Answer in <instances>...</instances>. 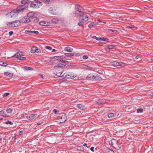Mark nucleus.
<instances>
[{
    "label": "nucleus",
    "instance_id": "nucleus-1",
    "mask_svg": "<svg viewBox=\"0 0 153 153\" xmlns=\"http://www.w3.org/2000/svg\"><path fill=\"white\" fill-rule=\"evenodd\" d=\"M65 66V65L64 64L60 63L54 67V68L56 72L55 74L56 76L58 77H60L63 76V75H62L63 71L62 67Z\"/></svg>",
    "mask_w": 153,
    "mask_h": 153
},
{
    "label": "nucleus",
    "instance_id": "nucleus-44",
    "mask_svg": "<svg viewBox=\"0 0 153 153\" xmlns=\"http://www.w3.org/2000/svg\"><path fill=\"white\" fill-rule=\"evenodd\" d=\"M39 21V18H36L34 20V22L35 23H37Z\"/></svg>",
    "mask_w": 153,
    "mask_h": 153
},
{
    "label": "nucleus",
    "instance_id": "nucleus-36",
    "mask_svg": "<svg viewBox=\"0 0 153 153\" xmlns=\"http://www.w3.org/2000/svg\"><path fill=\"white\" fill-rule=\"evenodd\" d=\"M95 23L93 22L90 23L88 25V26L89 28H91L92 27L95 25Z\"/></svg>",
    "mask_w": 153,
    "mask_h": 153
},
{
    "label": "nucleus",
    "instance_id": "nucleus-54",
    "mask_svg": "<svg viewBox=\"0 0 153 153\" xmlns=\"http://www.w3.org/2000/svg\"><path fill=\"white\" fill-rule=\"evenodd\" d=\"M88 58V57L87 56L84 55L83 56V59H86Z\"/></svg>",
    "mask_w": 153,
    "mask_h": 153
},
{
    "label": "nucleus",
    "instance_id": "nucleus-38",
    "mask_svg": "<svg viewBox=\"0 0 153 153\" xmlns=\"http://www.w3.org/2000/svg\"><path fill=\"white\" fill-rule=\"evenodd\" d=\"M44 2L47 4L51 2V0H42Z\"/></svg>",
    "mask_w": 153,
    "mask_h": 153
},
{
    "label": "nucleus",
    "instance_id": "nucleus-39",
    "mask_svg": "<svg viewBox=\"0 0 153 153\" xmlns=\"http://www.w3.org/2000/svg\"><path fill=\"white\" fill-rule=\"evenodd\" d=\"M24 69L25 70H32L33 69H32L30 67H25L24 68Z\"/></svg>",
    "mask_w": 153,
    "mask_h": 153
},
{
    "label": "nucleus",
    "instance_id": "nucleus-20",
    "mask_svg": "<svg viewBox=\"0 0 153 153\" xmlns=\"http://www.w3.org/2000/svg\"><path fill=\"white\" fill-rule=\"evenodd\" d=\"M34 1L35 3H37V7H38V8L39 7L42 5V2H40L37 0H35Z\"/></svg>",
    "mask_w": 153,
    "mask_h": 153
},
{
    "label": "nucleus",
    "instance_id": "nucleus-50",
    "mask_svg": "<svg viewBox=\"0 0 153 153\" xmlns=\"http://www.w3.org/2000/svg\"><path fill=\"white\" fill-rule=\"evenodd\" d=\"M64 54L67 57H70V53H65Z\"/></svg>",
    "mask_w": 153,
    "mask_h": 153
},
{
    "label": "nucleus",
    "instance_id": "nucleus-22",
    "mask_svg": "<svg viewBox=\"0 0 153 153\" xmlns=\"http://www.w3.org/2000/svg\"><path fill=\"white\" fill-rule=\"evenodd\" d=\"M39 24L42 26H46L48 25L49 23L45 21H43L39 22Z\"/></svg>",
    "mask_w": 153,
    "mask_h": 153
},
{
    "label": "nucleus",
    "instance_id": "nucleus-23",
    "mask_svg": "<svg viewBox=\"0 0 153 153\" xmlns=\"http://www.w3.org/2000/svg\"><path fill=\"white\" fill-rule=\"evenodd\" d=\"M25 32L27 33H33L35 34H38L39 33V32L37 31H33L29 30H26Z\"/></svg>",
    "mask_w": 153,
    "mask_h": 153
},
{
    "label": "nucleus",
    "instance_id": "nucleus-55",
    "mask_svg": "<svg viewBox=\"0 0 153 153\" xmlns=\"http://www.w3.org/2000/svg\"><path fill=\"white\" fill-rule=\"evenodd\" d=\"M98 73L100 74H102L103 72L101 70H99L98 71Z\"/></svg>",
    "mask_w": 153,
    "mask_h": 153
},
{
    "label": "nucleus",
    "instance_id": "nucleus-43",
    "mask_svg": "<svg viewBox=\"0 0 153 153\" xmlns=\"http://www.w3.org/2000/svg\"><path fill=\"white\" fill-rule=\"evenodd\" d=\"M9 94H10L9 93H5L3 95V97H4L6 96H7Z\"/></svg>",
    "mask_w": 153,
    "mask_h": 153
},
{
    "label": "nucleus",
    "instance_id": "nucleus-28",
    "mask_svg": "<svg viewBox=\"0 0 153 153\" xmlns=\"http://www.w3.org/2000/svg\"><path fill=\"white\" fill-rule=\"evenodd\" d=\"M94 79L101 80L102 78L99 75H97L96 76H94Z\"/></svg>",
    "mask_w": 153,
    "mask_h": 153
},
{
    "label": "nucleus",
    "instance_id": "nucleus-13",
    "mask_svg": "<svg viewBox=\"0 0 153 153\" xmlns=\"http://www.w3.org/2000/svg\"><path fill=\"white\" fill-rule=\"evenodd\" d=\"M94 76L91 74H90L87 76L86 79L88 80H93L94 79Z\"/></svg>",
    "mask_w": 153,
    "mask_h": 153
},
{
    "label": "nucleus",
    "instance_id": "nucleus-11",
    "mask_svg": "<svg viewBox=\"0 0 153 153\" xmlns=\"http://www.w3.org/2000/svg\"><path fill=\"white\" fill-rule=\"evenodd\" d=\"M79 22L78 23V25L80 26H82V24L87 21V19L85 18L84 19H83L81 18H79Z\"/></svg>",
    "mask_w": 153,
    "mask_h": 153
},
{
    "label": "nucleus",
    "instance_id": "nucleus-16",
    "mask_svg": "<svg viewBox=\"0 0 153 153\" xmlns=\"http://www.w3.org/2000/svg\"><path fill=\"white\" fill-rule=\"evenodd\" d=\"M67 78L68 79H74V77H76V74H68V75H65Z\"/></svg>",
    "mask_w": 153,
    "mask_h": 153
},
{
    "label": "nucleus",
    "instance_id": "nucleus-14",
    "mask_svg": "<svg viewBox=\"0 0 153 153\" xmlns=\"http://www.w3.org/2000/svg\"><path fill=\"white\" fill-rule=\"evenodd\" d=\"M108 101V100H104L102 101H100L97 102L96 103V104L98 105H100L103 104L107 102V101Z\"/></svg>",
    "mask_w": 153,
    "mask_h": 153
},
{
    "label": "nucleus",
    "instance_id": "nucleus-45",
    "mask_svg": "<svg viewBox=\"0 0 153 153\" xmlns=\"http://www.w3.org/2000/svg\"><path fill=\"white\" fill-rule=\"evenodd\" d=\"M101 40H102L104 41H108V39L105 38L103 37L102 38V39H101Z\"/></svg>",
    "mask_w": 153,
    "mask_h": 153
},
{
    "label": "nucleus",
    "instance_id": "nucleus-18",
    "mask_svg": "<svg viewBox=\"0 0 153 153\" xmlns=\"http://www.w3.org/2000/svg\"><path fill=\"white\" fill-rule=\"evenodd\" d=\"M14 27L19 26L21 24V22L19 20H16L14 21Z\"/></svg>",
    "mask_w": 153,
    "mask_h": 153
},
{
    "label": "nucleus",
    "instance_id": "nucleus-64",
    "mask_svg": "<svg viewBox=\"0 0 153 153\" xmlns=\"http://www.w3.org/2000/svg\"><path fill=\"white\" fill-rule=\"evenodd\" d=\"M139 56H137L136 57H135V59H138V58H139Z\"/></svg>",
    "mask_w": 153,
    "mask_h": 153
},
{
    "label": "nucleus",
    "instance_id": "nucleus-19",
    "mask_svg": "<svg viewBox=\"0 0 153 153\" xmlns=\"http://www.w3.org/2000/svg\"><path fill=\"white\" fill-rule=\"evenodd\" d=\"M0 116H2L4 117H8V116H7L5 111L4 110H2L0 111Z\"/></svg>",
    "mask_w": 153,
    "mask_h": 153
},
{
    "label": "nucleus",
    "instance_id": "nucleus-2",
    "mask_svg": "<svg viewBox=\"0 0 153 153\" xmlns=\"http://www.w3.org/2000/svg\"><path fill=\"white\" fill-rule=\"evenodd\" d=\"M29 2V1L26 0H22L21 3L23 4L17 7L16 9L15 10L17 13L18 14L20 12H23L24 9L28 7Z\"/></svg>",
    "mask_w": 153,
    "mask_h": 153
},
{
    "label": "nucleus",
    "instance_id": "nucleus-40",
    "mask_svg": "<svg viewBox=\"0 0 153 153\" xmlns=\"http://www.w3.org/2000/svg\"><path fill=\"white\" fill-rule=\"evenodd\" d=\"M59 62H61L62 63H66L67 62H68L67 61L63 59H60L59 60Z\"/></svg>",
    "mask_w": 153,
    "mask_h": 153
},
{
    "label": "nucleus",
    "instance_id": "nucleus-61",
    "mask_svg": "<svg viewBox=\"0 0 153 153\" xmlns=\"http://www.w3.org/2000/svg\"><path fill=\"white\" fill-rule=\"evenodd\" d=\"M92 38L93 39H96V40L97 38V37H96L95 36H93L92 37Z\"/></svg>",
    "mask_w": 153,
    "mask_h": 153
},
{
    "label": "nucleus",
    "instance_id": "nucleus-9",
    "mask_svg": "<svg viewBox=\"0 0 153 153\" xmlns=\"http://www.w3.org/2000/svg\"><path fill=\"white\" fill-rule=\"evenodd\" d=\"M40 52V50L38 48L34 46L33 47L31 50V52L32 53H34L35 52L39 53Z\"/></svg>",
    "mask_w": 153,
    "mask_h": 153
},
{
    "label": "nucleus",
    "instance_id": "nucleus-29",
    "mask_svg": "<svg viewBox=\"0 0 153 153\" xmlns=\"http://www.w3.org/2000/svg\"><path fill=\"white\" fill-rule=\"evenodd\" d=\"M106 153H114L113 150L109 149H108L106 150Z\"/></svg>",
    "mask_w": 153,
    "mask_h": 153
},
{
    "label": "nucleus",
    "instance_id": "nucleus-42",
    "mask_svg": "<svg viewBox=\"0 0 153 153\" xmlns=\"http://www.w3.org/2000/svg\"><path fill=\"white\" fill-rule=\"evenodd\" d=\"M5 124H10V125H12L13 124V123L10 121L9 120H7Z\"/></svg>",
    "mask_w": 153,
    "mask_h": 153
},
{
    "label": "nucleus",
    "instance_id": "nucleus-51",
    "mask_svg": "<svg viewBox=\"0 0 153 153\" xmlns=\"http://www.w3.org/2000/svg\"><path fill=\"white\" fill-rule=\"evenodd\" d=\"M126 27L128 28H130V29H132L134 27L133 26H127Z\"/></svg>",
    "mask_w": 153,
    "mask_h": 153
},
{
    "label": "nucleus",
    "instance_id": "nucleus-31",
    "mask_svg": "<svg viewBox=\"0 0 153 153\" xmlns=\"http://www.w3.org/2000/svg\"><path fill=\"white\" fill-rule=\"evenodd\" d=\"M12 110L10 108H7L6 110V111L8 114H10L12 112Z\"/></svg>",
    "mask_w": 153,
    "mask_h": 153
},
{
    "label": "nucleus",
    "instance_id": "nucleus-32",
    "mask_svg": "<svg viewBox=\"0 0 153 153\" xmlns=\"http://www.w3.org/2000/svg\"><path fill=\"white\" fill-rule=\"evenodd\" d=\"M51 21L54 23H56L58 22V19L56 18H53L51 19Z\"/></svg>",
    "mask_w": 153,
    "mask_h": 153
},
{
    "label": "nucleus",
    "instance_id": "nucleus-33",
    "mask_svg": "<svg viewBox=\"0 0 153 153\" xmlns=\"http://www.w3.org/2000/svg\"><path fill=\"white\" fill-rule=\"evenodd\" d=\"M20 55L19 54V52H17V53H16L14 56H12V58H14V57L17 58L19 57H20Z\"/></svg>",
    "mask_w": 153,
    "mask_h": 153
},
{
    "label": "nucleus",
    "instance_id": "nucleus-4",
    "mask_svg": "<svg viewBox=\"0 0 153 153\" xmlns=\"http://www.w3.org/2000/svg\"><path fill=\"white\" fill-rule=\"evenodd\" d=\"M75 8L76 11L75 13V15H78L81 13H82V10H83V8L82 7L80 6L78 4L76 5L75 6Z\"/></svg>",
    "mask_w": 153,
    "mask_h": 153
},
{
    "label": "nucleus",
    "instance_id": "nucleus-59",
    "mask_svg": "<svg viewBox=\"0 0 153 153\" xmlns=\"http://www.w3.org/2000/svg\"><path fill=\"white\" fill-rule=\"evenodd\" d=\"M13 32L12 31H10L9 33V34L10 35L13 34Z\"/></svg>",
    "mask_w": 153,
    "mask_h": 153
},
{
    "label": "nucleus",
    "instance_id": "nucleus-15",
    "mask_svg": "<svg viewBox=\"0 0 153 153\" xmlns=\"http://www.w3.org/2000/svg\"><path fill=\"white\" fill-rule=\"evenodd\" d=\"M73 50V49L70 47H67L64 48V51L69 52H72Z\"/></svg>",
    "mask_w": 153,
    "mask_h": 153
},
{
    "label": "nucleus",
    "instance_id": "nucleus-52",
    "mask_svg": "<svg viewBox=\"0 0 153 153\" xmlns=\"http://www.w3.org/2000/svg\"><path fill=\"white\" fill-rule=\"evenodd\" d=\"M19 53V54L20 55V57L21 56H23V53L22 52L20 51L19 52H18Z\"/></svg>",
    "mask_w": 153,
    "mask_h": 153
},
{
    "label": "nucleus",
    "instance_id": "nucleus-56",
    "mask_svg": "<svg viewBox=\"0 0 153 153\" xmlns=\"http://www.w3.org/2000/svg\"><path fill=\"white\" fill-rule=\"evenodd\" d=\"M4 62H0V65L3 66L4 65Z\"/></svg>",
    "mask_w": 153,
    "mask_h": 153
},
{
    "label": "nucleus",
    "instance_id": "nucleus-8",
    "mask_svg": "<svg viewBox=\"0 0 153 153\" xmlns=\"http://www.w3.org/2000/svg\"><path fill=\"white\" fill-rule=\"evenodd\" d=\"M79 15H78L79 16V18H82L83 19H85V18L87 19V21L88 20V17L87 15H86L85 13H80Z\"/></svg>",
    "mask_w": 153,
    "mask_h": 153
},
{
    "label": "nucleus",
    "instance_id": "nucleus-21",
    "mask_svg": "<svg viewBox=\"0 0 153 153\" xmlns=\"http://www.w3.org/2000/svg\"><path fill=\"white\" fill-rule=\"evenodd\" d=\"M14 21L12 22H8L7 23V25L8 26L10 27H14Z\"/></svg>",
    "mask_w": 153,
    "mask_h": 153
},
{
    "label": "nucleus",
    "instance_id": "nucleus-57",
    "mask_svg": "<svg viewBox=\"0 0 153 153\" xmlns=\"http://www.w3.org/2000/svg\"><path fill=\"white\" fill-rule=\"evenodd\" d=\"M94 148L93 147H91L90 149L92 152H94Z\"/></svg>",
    "mask_w": 153,
    "mask_h": 153
},
{
    "label": "nucleus",
    "instance_id": "nucleus-6",
    "mask_svg": "<svg viewBox=\"0 0 153 153\" xmlns=\"http://www.w3.org/2000/svg\"><path fill=\"white\" fill-rule=\"evenodd\" d=\"M27 17L31 19H33L36 18V14L34 12H30L28 13L27 14Z\"/></svg>",
    "mask_w": 153,
    "mask_h": 153
},
{
    "label": "nucleus",
    "instance_id": "nucleus-3",
    "mask_svg": "<svg viewBox=\"0 0 153 153\" xmlns=\"http://www.w3.org/2000/svg\"><path fill=\"white\" fill-rule=\"evenodd\" d=\"M58 119L60 120V123H62L65 122L66 119L67 117L66 114L64 113H61L58 117Z\"/></svg>",
    "mask_w": 153,
    "mask_h": 153
},
{
    "label": "nucleus",
    "instance_id": "nucleus-58",
    "mask_svg": "<svg viewBox=\"0 0 153 153\" xmlns=\"http://www.w3.org/2000/svg\"><path fill=\"white\" fill-rule=\"evenodd\" d=\"M19 134L20 135H23V133L22 131H20L19 132Z\"/></svg>",
    "mask_w": 153,
    "mask_h": 153
},
{
    "label": "nucleus",
    "instance_id": "nucleus-48",
    "mask_svg": "<svg viewBox=\"0 0 153 153\" xmlns=\"http://www.w3.org/2000/svg\"><path fill=\"white\" fill-rule=\"evenodd\" d=\"M45 48L46 49H48L49 50H51L52 49V48L51 47L49 46H46L45 47Z\"/></svg>",
    "mask_w": 153,
    "mask_h": 153
},
{
    "label": "nucleus",
    "instance_id": "nucleus-17",
    "mask_svg": "<svg viewBox=\"0 0 153 153\" xmlns=\"http://www.w3.org/2000/svg\"><path fill=\"white\" fill-rule=\"evenodd\" d=\"M113 147L117 150H118L121 148V145L117 144V143Z\"/></svg>",
    "mask_w": 153,
    "mask_h": 153
},
{
    "label": "nucleus",
    "instance_id": "nucleus-12",
    "mask_svg": "<svg viewBox=\"0 0 153 153\" xmlns=\"http://www.w3.org/2000/svg\"><path fill=\"white\" fill-rule=\"evenodd\" d=\"M35 3L34 1H31L30 4V7L32 8H38V7H37V3Z\"/></svg>",
    "mask_w": 153,
    "mask_h": 153
},
{
    "label": "nucleus",
    "instance_id": "nucleus-24",
    "mask_svg": "<svg viewBox=\"0 0 153 153\" xmlns=\"http://www.w3.org/2000/svg\"><path fill=\"white\" fill-rule=\"evenodd\" d=\"M117 143V141L116 140L113 139L111 140V144L113 147L114 145L116 144Z\"/></svg>",
    "mask_w": 153,
    "mask_h": 153
},
{
    "label": "nucleus",
    "instance_id": "nucleus-25",
    "mask_svg": "<svg viewBox=\"0 0 153 153\" xmlns=\"http://www.w3.org/2000/svg\"><path fill=\"white\" fill-rule=\"evenodd\" d=\"M35 115H36L35 114H31L30 115L27 116V118L29 120L32 119L34 118V117Z\"/></svg>",
    "mask_w": 153,
    "mask_h": 153
},
{
    "label": "nucleus",
    "instance_id": "nucleus-7",
    "mask_svg": "<svg viewBox=\"0 0 153 153\" xmlns=\"http://www.w3.org/2000/svg\"><path fill=\"white\" fill-rule=\"evenodd\" d=\"M113 65L116 66H118L122 67H124L125 66V64L123 62H119L117 61H114L113 62Z\"/></svg>",
    "mask_w": 153,
    "mask_h": 153
},
{
    "label": "nucleus",
    "instance_id": "nucleus-34",
    "mask_svg": "<svg viewBox=\"0 0 153 153\" xmlns=\"http://www.w3.org/2000/svg\"><path fill=\"white\" fill-rule=\"evenodd\" d=\"M4 74L5 75H6L7 76H12V74L7 72H4Z\"/></svg>",
    "mask_w": 153,
    "mask_h": 153
},
{
    "label": "nucleus",
    "instance_id": "nucleus-35",
    "mask_svg": "<svg viewBox=\"0 0 153 153\" xmlns=\"http://www.w3.org/2000/svg\"><path fill=\"white\" fill-rule=\"evenodd\" d=\"M108 31L109 33H111V32L116 33L117 31L116 30H113L111 29H108Z\"/></svg>",
    "mask_w": 153,
    "mask_h": 153
},
{
    "label": "nucleus",
    "instance_id": "nucleus-46",
    "mask_svg": "<svg viewBox=\"0 0 153 153\" xmlns=\"http://www.w3.org/2000/svg\"><path fill=\"white\" fill-rule=\"evenodd\" d=\"M77 53H70V56H73L74 55H77Z\"/></svg>",
    "mask_w": 153,
    "mask_h": 153
},
{
    "label": "nucleus",
    "instance_id": "nucleus-63",
    "mask_svg": "<svg viewBox=\"0 0 153 153\" xmlns=\"http://www.w3.org/2000/svg\"><path fill=\"white\" fill-rule=\"evenodd\" d=\"M56 51V50H55V49H53L52 50V52H55Z\"/></svg>",
    "mask_w": 153,
    "mask_h": 153
},
{
    "label": "nucleus",
    "instance_id": "nucleus-53",
    "mask_svg": "<svg viewBox=\"0 0 153 153\" xmlns=\"http://www.w3.org/2000/svg\"><path fill=\"white\" fill-rule=\"evenodd\" d=\"M26 59L25 57H22L19 58V59L22 60H24Z\"/></svg>",
    "mask_w": 153,
    "mask_h": 153
},
{
    "label": "nucleus",
    "instance_id": "nucleus-60",
    "mask_svg": "<svg viewBox=\"0 0 153 153\" xmlns=\"http://www.w3.org/2000/svg\"><path fill=\"white\" fill-rule=\"evenodd\" d=\"M101 39H102V38H101V37H99V38L97 37V40H101Z\"/></svg>",
    "mask_w": 153,
    "mask_h": 153
},
{
    "label": "nucleus",
    "instance_id": "nucleus-49",
    "mask_svg": "<svg viewBox=\"0 0 153 153\" xmlns=\"http://www.w3.org/2000/svg\"><path fill=\"white\" fill-rule=\"evenodd\" d=\"M53 112L55 114H56L57 112H59V111L57 110L54 109L53 110Z\"/></svg>",
    "mask_w": 153,
    "mask_h": 153
},
{
    "label": "nucleus",
    "instance_id": "nucleus-62",
    "mask_svg": "<svg viewBox=\"0 0 153 153\" xmlns=\"http://www.w3.org/2000/svg\"><path fill=\"white\" fill-rule=\"evenodd\" d=\"M83 146H86L88 148L87 146V144L86 143H85L83 144Z\"/></svg>",
    "mask_w": 153,
    "mask_h": 153
},
{
    "label": "nucleus",
    "instance_id": "nucleus-37",
    "mask_svg": "<svg viewBox=\"0 0 153 153\" xmlns=\"http://www.w3.org/2000/svg\"><path fill=\"white\" fill-rule=\"evenodd\" d=\"M108 116L109 118H111L114 116V114L113 113H109Z\"/></svg>",
    "mask_w": 153,
    "mask_h": 153
},
{
    "label": "nucleus",
    "instance_id": "nucleus-27",
    "mask_svg": "<svg viewBox=\"0 0 153 153\" xmlns=\"http://www.w3.org/2000/svg\"><path fill=\"white\" fill-rule=\"evenodd\" d=\"M76 107L79 109L82 110L84 109V106L82 104H77L76 105Z\"/></svg>",
    "mask_w": 153,
    "mask_h": 153
},
{
    "label": "nucleus",
    "instance_id": "nucleus-5",
    "mask_svg": "<svg viewBox=\"0 0 153 153\" xmlns=\"http://www.w3.org/2000/svg\"><path fill=\"white\" fill-rule=\"evenodd\" d=\"M18 15V13H17L16 10H12L10 13L7 14L6 15L7 17L10 18H12L13 17H16Z\"/></svg>",
    "mask_w": 153,
    "mask_h": 153
},
{
    "label": "nucleus",
    "instance_id": "nucleus-26",
    "mask_svg": "<svg viewBox=\"0 0 153 153\" xmlns=\"http://www.w3.org/2000/svg\"><path fill=\"white\" fill-rule=\"evenodd\" d=\"M63 56H53V58L56 59L59 61V59H60L63 58Z\"/></svg>",
    "mask_w": 153,
    "mask_h": 153
},
{
    "label": "nucleus",
    "instance_id": "nucleus-30",
    "mask_svg": "<svg viewBox=\"0 0 153 153\" xmlns=\"http://www.w3.org/2000/svg\"><path fill=\"white\" fill-rule=\"evenodd\" d=\"M48 11L49 13L51 14H54L53 12V8L51 7L48 10Z\"/></svg>",
    "mask_w": 153,
    "mask_h": 153
},
{
    "label": "nucleus",
    "instance_id": "nucleus-41",
    "mask_svg": "<svg viewBox=\"0 0 153 153\" xmlns=\"http://www.w3.org/2000/svg\"><path fill=\"white\" fill-rule=\"evenodd\" d=\"M143 110L142 108H140L137 110V112L138 113H142L143 112Z\"/></svg>",
    "mask_w": 153,
    "mask_h": 153
},
{
    "label": "nucleus",
    "instance_id": "nucleus-47",
    "mask_svg": "<svg viewBox=\"0 0 153 153\" xmlns=\"http://www.w3.org/2000/svg\"><path fill=\"white\" fill-rule=\"evenodd\" d=\"M108 47L109 49H112L113 48L114 46L112 45H109L108 46Z\"/></svg>",
    "mask_w": 153,
    "mask_h": 153
},
{
    "label": "nucleus",
    "instance_id": "nucleus-10",
    "mask_svg": "<svg viewBox=\"0 0 153 153\" xmlns=\"http://www.w3.org/2000/svg\"><path fill=\"white\" fill-rule=\"evenodd\" d=\"M21 21L22 22L27 23L30 22L31 21V20L27 16H25L22 18L21 19Z\"/></svg>",
    "mask_w": 153,
    "mask_h": 153
}]
</instances>
